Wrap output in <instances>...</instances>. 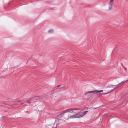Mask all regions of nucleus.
<instances>
[{
    "label": "nucleus",
    "mask_w": 128,
    "mask_h": 128,
    "mask_svg": "<svg viewBox=\"0 0 128 128\" xmlns=\"http://www.w3.org/2000/svg\"><path fill=\"white\" fill-rule=\"evenodd\" d=\"M88 112V111L87 110L82 113L79 112L77 114H74L69 117L68 116L67 119H72L82 117L87 114Z\"/></svg>",
    "instance_id": "nucleus-1"
},
{
    "label": "nucleus",
    "mask_w": 128,
    "mask_h": 128,
    "mask_svg": "<svg viewBox=\"0 0 128 128\" xmlns=\"http://www.w3.org/2000/svg\"><path fill=\"white\" fill-rule=\"evenodd\" d=\"M78 110V109H73L71 108L70 109H68L64 110L61 112L60 114L61 115H63L65 113L68 112H73V110Z\"/></svg>",
    "instance_id": "nucleus-2"
},
{
    "label": "nucleus",
    "mask_w": 128,
    "mask_h": 128,
    "mask_svg": "<svg viewBox=\"0 0 128 128\" xmlns=\"http://www.w3.org/2000/svg\"><path fill=\"white\" fill-rule=\"evenodd\" d=\"M39 97H34L33 98H31L29 99V100L27 101V102L30 104H32V103L33 102L32 101L36 99H37Z\"/></svg>",
    "instance_id": "nucleus-3"
},
{
    "label": "nucleus",
    "mask_w": 128,
    "mask_h": 128,
    "mask_svg": "<svg viewBox=\"0 0 128 128\" xmlns=\"http://www.w3.org/2000/svg\"><path fill=\"white\" fill-rule=\"evenodd\" d=\"M103 90H93L92 91H90L89 92H86L85 94V95H86L88 94L91 93H98V92H102Z\"/></svg>",
    "instance_id": "nucleus-4"
},
{
    "label": "nucleus",
    "mask_w": 128,
    "mask_h": 128,
    "mask_svg": "<svg viewBox=\"0 0 128 128\" xmlns=\"http://www.w3.org/2000/svg\"><path fill=\"white\" fill-rule=\"evenodd\" d=\"M114 0H110L108 5V8L109 10H110L113 4Z\"/></svg>",
    "instance_id": "nucleus-5"
},
{
    "label": "nucleus",
    "mask_w": 128,
    "mask_h": 128,
    "mask_svg": "<svg viewBox=\"0 0 128 128\" xmlns=\"http://www.w3.org/2000/svg\"><path fill=\"white\" fill-rule=\"evenodd\" d=\"M68 88V87L66 86H64L61 88L64 90H66Z\"/></svg>",
    "instance_id": "nucleus-6"
},
{
    "label": "nucleus",
    "mask_w": 128,
    "mask_h": 128,
    "mask_svg": "<svg viewBox=\"0 0 128 128\" xmlns=\"http://www.w3.org/2000/svg\"><path fill=\"white\" fill-rule=\"evenodd\" d=\"M53 30L52 29H50L49 30L48 32V33H53Z\"/></svg>",
    "instance_id": "nucleus-7"
},
{
    "label": "nucleus",
    "mask_w": 128,
    "mask_h": 128,
    "mask_svg": "<svg viewBox=\"0 0 128 128\" xmlns=\"http://www.w3.org/2000/svg\"><path fill=\"white\" fill-rule=\"evenodd\" d=\"M128 80H126V81H122V82H121L118 85L119 86H120L123 83H124L125 82H126V81H128Z\"/></svg>",
    "instance_id": "nucleus-8"
},
{
    "label": "nucleus",
    "mask_w": 128,
    "mask_h": 128,
    "mask_svg": "<svg viewBox=\"0 0 128 128\" xmlns=\"http://www.w3.org/2000/svg\"><path fill=\"white\" fill-rule=\"evenodd\" d=\"M21 101L20 100H18L16 102V104L17 105H18L21 102Z\"/></svg>",
    "instance_id": "nucleus-9"
},
{
    "label": "nucleus",
    "mask_w": 128,
    "mask_h": 128,
    "mask_svg": "<svg viewBox=\"0 0 128 128\" xmlns=\"http://www.w3.org/2000/svg\"><path fill=\"white\" fill-rule=\"evenodd\" d=\"M61 86V85H58L57 86V87H58V88L59 87H60V86Z\"/></svg>",
    "instance_id": "nucleus-10"
},
{
    "label": "nucleus",
    "mask_w": 128,
    "mask_h": 128,
    "mask_svg": "<svg viewBox=\"0 0 128 128\" xmlns=\"http://www.w3.org/2000/svg\"><path fill=\"white\" fill-rule=\"evenodd\" d=\"M109 92H107V93H105L104 94H108V93H109Z\"/></svg>",
    "instance_id": "nucleus-11"
}]
</instances>
